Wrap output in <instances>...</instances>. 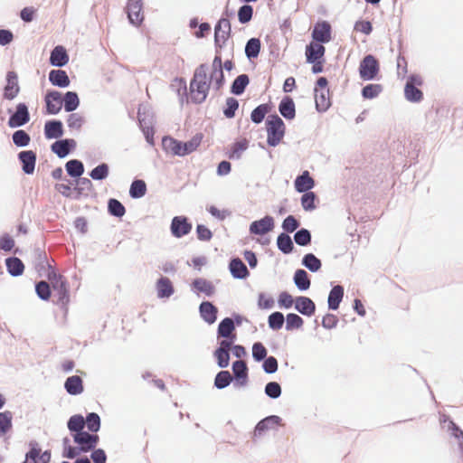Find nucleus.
<instances>
[{
    "mask_svg": "<svg viewBox=\"0 0 463 463\" xmlns=\"http://www.w3.org/2000/svg\"><path fill=\"white\" fill-rule=\"evenodd\" d=\"M206 64L199 65L190 81V97L194 103H203L209 93L211 87L219 91L224 83V74L222 71V61L220 55H215L210 73L207 72Z\"/></svg>",
    "mask_w": 463,
    "mask_h": 463,
    "instance_id": "1",
    "label": "nucleus"
},
{
    "mask_svg": "<svg viewBox=\"0 0 463 463\" xmlns=\"http://www.w3.org/2000/svg\"><path fill=\"white\" fill-rule=\"evenodd\" d=\"M99 439V438L97 434H90L86 431H81L73 435V440L77 444V447H72L70 444L69 439L65 438L63 439V457L74 458L82 452H88L97 446Z\"/></svg>",
    "mask_w": 463,
    "mask_h": 463,
    "instance_id": "2",
    "label": "nucleus"
},
{
    "mask_svg": "<svg viewBox=\"0 0 463 463\" xmlns=\"http://www.w3.org/2000/svg\"><path fill=\"white\" fill-rule=\"evenodd\" d=\"M48 279L52 285L53 296L56 298V304L67 312L70 295L66 279L53 269L48 272Z\"/></svg>",
    "mask_w": 463,
    "mask_h": 463,
    "instance_id": "3",
    "label": "nucleus"
},
{
    "mask_svg": "<svg viewBox=\"0 0 463 463\" xmlns=\"http://www.w3.org/2000/svg\"><path fill=\"white\" fill-rule=\"evenodd\" d=\"M267 142L271 146H276L282 140L285 134V124L278 115L269 116L266 121Z\"/></svg>",
    "mask_w": 463,
    "mask_h": 463,
    "instance_id": "4",
    "label": "nucleus"
},
{
    "mask_svg": "<svg viewBox=\"0 0 463 463\" xmlns=\"http://www.w3.org/2000/svg\"><path fill=\"white\" fill-rule=\"evenodd\" d=\"M423 83L420 75H411L404 88V95L407 100L411 102H420L423 99L422 91L418 88Z\"/></svg>",
    "mask_w": 463,
    "mask_h": 463,
    "instance_id": "5",
    "label": "nucleus"
},
{
    "mask_svg": "<svg viewBox=\"0 0 463 463\" xmlns=\"http://www.w3.org/2000/svg\"><path fill=\"white\" fill-rule=\"evenodd\" d=\"M379 72V63L374 56L369 54L366 55L359 66L360 77L364 80H370L374 79Z\"/></svg>",
    "mask_w": 463,
    "mask_h": 463,
    "instance_id": "6",
    "label": "nucleus"
},
{
    "mask_svg": "<svg viewBox=\"0 0 463 463\" xmlns=\"http://www.w3.org/2000/svg\"><path fill=\"white\" fill-rule=\"evenodd\" d=\"M311 37L313 41L327 43L333 39L332 26L327 21H318L315 24Z\"/></svg>",
    "mask_w": 463,
    "mask_h": 463,
    "instance_id": "7",
    "label": "nucleus"
},
{
    "mask_svg": "<svg viewBox=\"0 0 463 463\" xmlns=\"http://www.w3.org/2000/svg\"><path fill=\"white\" fill-rule=\"evenodd\" d=\"M232 32L231 23L227 18H221L214 28V42L222 47L230 38Z\"/></svg>",
    "mask_w": 463,
    "mask_h": 463,
    "instance_id": "8",
    "label": "nucleus"
},
{
    "mask_svg": "<svg viewBox=\"0 0 463 463\" xmlns=\"http://www.w3.org/2000/svg\"><path fill=\"white\" fill-rule=\"evenodd\" d=\"M142 0H128L127 5V13L129 22L134 25H139L144 14L142 12Z\"/></svg>",
    "mask_w": 463,
    "mask_h": 463,
    "instance_id": "9",
    "label": "nucleus"
},
{
    "mask_svg": "<svg viewBox=\"0 0 463 463\" xmlns=\"http://www.w3.org/2000/svg\"><path fill=\"white\" fill-rule=\"evenodd\" d=\"M30 120L28 108L24 103L16 106V111L9 118L8 126L17 128L25 125Z\"/></svg>",
    "mask_w": 463,
    "mask_h": 463,
    "instance_id": "10",
    "label": "nucleus"
},
{
    "mask_svg": "<svg viewBox=\"0 0 463 463\" xmlns=\"http://www.w3.org/2000/svg\"><path fill=\"white\" fill-rule=\"evenodd\" d=\"M192 230V223L184 216H175L171 222V232L176 238L188 234Z\"/></svg>",
    "mask_w": 463,
    "mask_h": 463,
    "instance_id": "11",
    "label": "nucleus"
},
{
    "mask_svg": "<svg viewBox=\"0 0 463 463\" xmlns=\"http://www.w3.org/2000/svg\"><path fill=\"white\" fill-rule=\"evenodd\" d=\"M274 228V219L271 216H265L264 218L254 221L250 225V232L256 235H263Z\"/></svg>",
    "mask_w": 463,
    "mask_h": 463,
    "instance_id": "12",
    "label": "nucleus"
},
{
    "mask_svg": "<svg viewBox=\"0 0 463 463\" xmlns=\"http://www.w3.org/2000/svg\"><path fill=\"white\" fill-rule=\"evenodd\" d=\"M324 43L311 41L309 44L306 46L305 55L307 62H314L317 59H324L326 53V48Z\"/></svg>",
    "mask_w": 463,
    "mask_h": 463,
    "instance_id": "13",
    "label": "nucleus"
},
{
    "mask_svg": "<svg viewBox=\"0 0 463 463\" xmlns=\"http://www.w3.org/2000/svg\"><path fill=\"white\" fill-rule=\"evenodd\" d=\"M17 74L14 71H9L6 75V85L4 89V98L8 100L14 99L19 93Z\"/></svg>",
    "mask_w": 463,
    "mask_h": 463,
    "instance_id": "14",
    "label": "nucleus"
},
{
    "mask_svg": "<svg viewBox=\"0 0 463 463\" xmlns=\"http://www.w3.org/2000/svg\"><path fill=\"white\" fill-rule=\"evenodd\" d=\"M50 461V451H42L37 446H33L26 453L24 463H49Z\"/></svg>",
    "mask_w": 463,
    "mask_h": 463,
    "instance_id": "15",
    "label": "nucleus"
},
{
    "mask_svg": "<svg viewBox=\"0 0 463 463\" xmlns=\"http://www.w3.org/2000/svg\"><path fill=\"white\" fill-rule=\"evenodd\" d=\"M46 109L48 114H57L62 107L61 95L58 91H50L45 96Z\"/></svg>",
    "mask_w": 463,
    "mask_h": 463,
    "instance_id": "16",
    "label": "nucleus"
},
{
    "mask_svg": "<svg viewBox=\"0 0 463 463\" xmlns=\"http://www.w3.org/2000/svg\"><path fill=\"white\" fill-rule=\"evenodd\" d=\"M18 157L23 165L24 172L27 175L33 174L36 163V154L32 150H26L20 152Z\"/></svg>",
    "mask_w": 463,
    "mask_h": 463,
    "instance_id": "17",
    "label": "nucleus"
},
{
    "mask_svg": "<svg viewBox=\"0 0 463 463\" xmlns=\"http://www.w3.org/2000/svg\"><path fill=\"white\" fill-rule=\"evenodd\" d=\"M281 419L279 416H269L260 420L255 427L254 436H261L266 430L279 425Z\"/></svg>",
    "mask_w": 463,
    "mask_h": 463,
    "instance_id": "18",
    "label": "nucleus"
},
{
    "mask_svg": "<svg viewBox=\"0 0 463 463\" xmlns=\"http://www.w3.org/2000/svg\"><path fill=\"white\" fill-rule=\"evenodd\" d=\"M295 308L305 316H312L315 313V303L307 297H298L295 300Z\"/></svg>",
    "mask_w": 463,
    "mask_h": 463,
    "instance_id": "19",
    "label": "nucleus"
},
{
    "mask_svg": "<svg viewBox=\"0 0 463 463\" xmlns=\"http://www.w3.org/2000/svg\"><path fill=\"white\" fill-rule=\"evenodd\" d=\"M68 61L69 56L67 54L66 49L61 45L56 46L51 53V64L57 67H62L67 64Z\"/></svg>",
    "mask_w": 463,
    "mask_h": 463,
    "instance_id": "20",
    "label": "nucleus"
},
{
    "mask_svg": "<svg viewBox=\"0 0 463 463\" xmlns=\"http://www.w3.org/2000/svg\"><path fill=\"white\" fill-rule=\"evenodd\" d=\"M315 185L314 179L310 176L308 171H304L295 180V188L299 193L308 192Z\"/></svg>",
    "mask_w": 463,
    "mask_h": 463,
    "instance_id": "21",
    "label": "nucleus"
},
{
    "mask_svg": "<svg viewBox=\"0 0 463 463\" xmlns=\"http://www.w3.org/2000/svg\"><path fill=\"white\" fill-rule=\"evenodd\" d=\"M199 310L201 317L208 324H213L216 321L218 310L211 302L204 301L201 303Z\"/></svg>",
    "mask_w": 463,
    "mask_h": 463,
    "instance_id": "22",
    "label": "nucleus"
},
{
    "mask_svg": "<svg viewBox=\"0 0 463 463\" xmlns=\"http://www.w3.org/2000/svg\"><path fill=\"white\" fill-rule=\"evenodd\" d=\"M315 102L318 111H326L331 105L329 90L315 88Z\"/></svg>",
    "mask_w": 463,
    "mask_h": 463,
    "instance_id": "23",
    "label": "nucleus"
},
{
    "mask_svg": "<svg viewBox=\"0 0 463 463\" xmlns=\"http://www.w3.org/2000/svg\"><path fill=\"white\" fill-rule=\"evenodd\" d=\"M279 110L286 119H293L296 116V108L293 99L286 96L279 103Z\"/></svg>",
    "mask_w": 463,
    "mask_h": 463,
    "instance_id": "24",
    "label": "nucleus"
},
{
    "mask_svg": "<svg viewBox=\"0 0 463 463\" xmlns=\"http://www.w3.org/2000/svg\"><path fill=\"white\" fill-rule=\"evenodd\" d=\"M75 146V141L73 139H64L54 142L52 145V150L59 157H65L71 151V148Z\"/></svg>",
    "mask_w": 463,
    "mask_h": 463,
    "instance_id": "25",
    "label": "nucleus"
},
{
    "mask_svg": "<svg viewBox=\"0 0 463 463\" xmlns=\"http://www.w3.org/2000/svg\"><path fill=\"white\" fill-rule=\"evenodd\" d=\"M49 80L54 86L65 88L70 85V79L65 71L52 70L49 73Z\"/></svg>",
    "mask_w": 463,
    "mask_h": 463,
    "instance_id": "26",
    "label": "nucleus"
},
{
    "mask_svg": "<svg viewBox=\"0 0 463 463\" xmlns=\"http://www.w3.org/2000/svg\"><path fill=\"white\" fill-rule=\"evenodd\" d=\"M64 387L68 393L77 395L83 392V383L80 376L73 375L65 381Z\"/></svg>",
    "mask_w": 463,
    "mask_h": 463,
    "instance_id": "27",
    "label": "nucleus"
},
{
    "mask_svg": "<svg viewBox=\"0 0 463 463\" xmlns=\"http://www.w3.org/2000/svg\"><path fill=\"white\" fill-rule=\"evenodd\" d=\"M233 373L240 383V385H245L248 379V368L246 363L242 360L235 361L232 364Z\"/></svg>",
    "mask_w": 463,
    "mask_h": 463,
    "instance_id": "28",
    "label": "nucleus"
},
{
    "mask_svg": "<svg viewBox=\"0 0 463 463\" xmlns=\"http://www.w3.org/2000/svg\"><path fill=\"white\" fill-rule=\"evenodd\" d=\"M62 124L61 121L52 120L45 123L44 134L47 138H58L62 136Z\"/></svg>",
    "mask_w": 463,
    "mask_h": 463,
    "instance_id": "29",
    "label": "nucleus"
},
{
    "mask_svg": "<svg viewBox=\"0 0 463 463\" xmlns=\"http://www.w3.org/2000/svg\"><path fill=\"white\" fill-rule=\"evenodd\" d=\"M230 270L234 278L245 279L249 276L246 265L240 259H233L230 262Z\"/></svg>",
    "mask_w": 463,
    "mask_h": 463,
    "instance_id": "30",
    "label": "nucleus"
},
{
    "mask_svg": "<svg viewBox=\"0 0 463 463\" xmlns=\"http://www.w3.org/2000/svg\"><path fill=\"white\" fill-rule=\"evenodd\" d=\"M344 297V288L340 285L335 286L328 296V307L330 309L336 310Z\"/></svg>",
    "mask_w": 463,
    "mask_h": 463,
    "instance_id": "31",
    "label": "nucleus"
},
{
    "mask_svg": "<svg viewBox=\"0 0 463 463\" xmlns=\"http://www.w3.org/2000/svg\"><path fill=\"white\" fill-rule=\"evenodd\" d=\"M157 296L159 298H168L174 293V288L168 278L163 277L156 282Z\"/></svg>",
    "mask_w": 463,
    "mask_h": 463,
    "instance_id": "32",
    "label": "nucleus"
},
{
    "mask_svg": "<svg viewBox=\"0 0 463 463\" xmlns=\"http://www.w3.org/2000/svg\"><path fill=\"white\" fill-rule=\"evenodd\" d=\"M272 107L271 105L268 103L260 104L257 108H255L251 114H250V119L256 123L260 124L263 121L265 116L270 112Z\"/></svg>",
    "mask_w": 463,
    "mask_h": 463,
    "instance_id": "33",
    "label": "nucleus"
},
{
    "mask_svg": "<svg viewBox=\"0 0 463 463\" xmlns=\"http://www.w3.org/2000/svg\"><path fill=\"white\" fill-rule=\"evenodd\" d=\"M294 282L298 289L307 290L310 287V279L306 270L297 269L294 274Z\"/></svg>",
    "mask_w": 463,
    "mask_h": 463,
    "instance_id": "34",
    "label": "nucleus"
},
{
    "mask_svg": "<svg viewBox=\"0 0 463 463\" xmlns=\"http://www.w3.org/2000/svg\"><path fill=\"white\" fill-rule=\"evenodd\" d=\"M193 288L199 292H203L207 296H212L214 293L213 285L205 279H196L193 281Z\"/></svg>",
    "mask_w": 463,
    "mask_h": 463,
    "instance_id": "35",
    "label": "nucleus"
},
{
    "mask_svg": "<svg viewBox=\"0 0 463 463\" xmlns=\"http://www.w3.org/2000/svg\"><path fill=\"white\" fill-rule=\"evenodd\" d=\"M235 326L232 318L226 317L224 318L218 326V335L222 337H232L234 334Z\"/></svg>",
    "mask_w": 463,
    "mask_h": 463,
    "instance_id": "36",
    "label": "nucleus"
},
{
    "mask_svg": "<svg viewBox=\"0 0 463 463\" xmlns=\"http://www.w3.org/2000/svg\"><path fill=\"white\" fill-rule=\"evenodd\" d=\"M250 82L249 77L246 74L239 75L232 85V92L235 95H241L244 92L246 87Z\"/></svg>",
    "mask_w": 463,
    "mask_h": 463,
    "instance_id": "37",
    "label": "nucleus"
},
{
    "mask_svg": "<svg viewBox=\"0 0 463 463\" xmlns=\"http://www.w3.org/2000/svg\"><path fill=\"white\" fill-rule=\"evenodd\" d=\"M261 43L260 39L251 38L245 46V53L249 59L257 58L260 52Z\"/></svg>",
    "mask_w": 463,
    "mask_h": 463,
    "instance_id": "38",
    "label": "nucleus"
},
{
    "mask_svg": "<svg viewBox=\"0 0 463 463\" xmlns=\"http://www.w3.org/2000/svg\"><path fill=\"white\" fill-rule=\"evenodd\" d=\"M163 145L165 148L170 150L174 155L176 156H184V146L183 142L174 139L172 137H167L163 139Z\"/></svg>",
    "mask_w": 463,
    "mask_h": 463,
    "instance_id": "39",
    "label": "nucleus"
},
{
    "mask_svg": "<svg viewBox=\"0 0 463 463\" xmlns=\"http://www.w3.org/2000/svg\"><path fill=\"white\" fill-rule=\"evenodd\" d=\"M65 167L67 173L72 177H80L84 172L83 164L77 159L68 161Z\"/></svg>",
    "mask_w": 463,
    "mask_h": 463,
    "instance_id": "40",
    "label": "nucleus"
},
{
    "mask_svg": "<svg viewBox=\"0 0 463 463\" xmlns=\"http://www.w3.org/2000/svg\"><path fill=\"white\" fill-rule=\"evenodd\" d=\"M6 267L10 274L19 276L24 272V263L18 258H8L6 260Z\"/></svg>",
    "mask_w": 463,
    "mask_h": 463,
    "instance_id": "41",
    "label": "nucleus"
},
{
    "mask_svg": "<svg viewBox=\"0 0 463 463\" xmlns=\"http://www.w3.org/2000/svg\"><path fill=\"white\" fill-rule=\"evenodd\" d=\"M203 137V134L198 133V134L194 135L187 142H183L184 156L195 151L198 148V146L201 145Z\"/></svg>",
    "mask_w": 463,
    "mask_h": 463,
    "instance_id": "42",
    "label": "nucleus"
},
{
    "mask_svg": "<svg viewBox=\"0 0 463 463\" xmlns=\"http://www.w3.org/2000/svg\"><path fill=\"white\" fill-rule=\"evenodd\" d=\"M146 193V184L143 180H135L130 186L129 194L132 198L143 197Z\"/></svg>",
    "mask_w": 463,
    "mask_h": 463,
    "instance_id": "43",
    "label": "nucleus"
},
{
    "mask_svg": "<svg viewBox=\"0 0 463 463\" xmlns=\"http://www.w3.org/2000/svg\"><path fill=\"white\" fill-rule=\"evenodd\" d=\"M278 248L285 254H288L293 250V242L291 238L285 233L278 236L277 240Z\"/></svg>",
    "mask_w": 463,
    "mask_h": 463,
    "instance_id": "44",
    "label": "nucleus"
},
{
    "mask_svg": "<svg viewBox=\"0 0 463 463\" xmlns=\"http://www.w3.org/2000/svg\"><path fill=\"white\" fill-rule=\"evenodd\" d=\"M303 265L310 271L316 272L321 268V261L314 254L307 253L304 256L302 260Z\"/></svg>",
    "mask_w": 463,
    "mask_h": 463,
    "instance_id": "45",
    "label": "nucleus"
},
{
    "mask_svg": "<svg viewBox=\"0 0 463 463\" xmlns=\"http://www.w3.org/2000/svg\"><path fill=\"white\" fill-rule=\"evenodd\" d=\"M64 109L66 111L71 112L75 110L79 104L80 100L77 93L72 91H68L64 96Z\"/></svg>",
    "mask_w": 463,
    "mask_h": 463,
    "instance_id": "46",
    "label": "nucleus"
},
{
    "mask_svg": "<svg viewBox=\"0 0 463 463\" xmlns=\"http://www.w3.org/2000/svg\"><path fill=\"white\" fill-rule=\"evenodd\" d=\"M85 426V420L81 415H73L68 421V429L75 433L83 431Z\"/></svg>",
    "mask_w": 463,
    "mask_h": 463,
    "instance_id": "47",
    "label": "nucleus"
},
{
    "mask_svg": "<svg viewBox=\"0 0 463 463\" xmlns=\"http://www.w3.org/2000/svg\"><path fill=\"white\" fill-rule=\"evenodd\" d=\"M248 147V141L246 139H241L240 141L235 142L232 148L229 157L231 159L240 158L243 151H245Z\"/></svg>",
    "mask_w": 463,
    "mask_h": 463,
    "instance_id": "48",
    "label": "nucleus"
},
{
    "mask_svg": "<svg viewBox=\"0 0 463 463\" xmlns=\"http://www.w3.org/2000/svg\"><path fill=\"white\" fill-rule=\"evenodd\" d=\"M232 380V377L228 371H221L215 377L214 385L218 389H223L231 383Z\"/></svg>",
    "mask_w": 463,
    "mask_h": 463,
    "instance_id": "49",
    "label": "nucleus"
},
{
    "mask_svg": "<svg viewBox=\"0 0 463 463\" xmlns=\"http://www.w3.org/2000/svg\"><path fill=\"white\" fill-rule=\"evenodd\" d=\"M109 165L102 163L91 170L90 176L94 180H103L109 175Z\"/></svg>",
    "mask_w": 463,
    "mask_h": 463,
    "instance_id": "50",
    "label": "nucleus"
},
{
    "mask_svg": "<svg viewBox=\"0 0 463 463\" xmlns=\"http://www.w3.org/2000/svg\"><path fill=\"white\" fill-rule=\"evenodd\" d=\"M303 319L298 315L294 313L288 314L286 317V329H298L303 326Z\"/></svg>",
    "mask_w": 463,
    "mask_h": 463,
    "instance_id": "51",
    "label": "nucleus"
},
{
    "mask_svg": "<svg viewBox=\"0 0 463 463\" xmlns=\"http://www.w3.org/2000/svg\"><path fill=\"white\" fill-rule=\"evenodd\" d=\"M301 197V205L306 211H312L316 208V194L313 192H304Z\"/></svg>",
    "mask_w": 463,
    "mask_h": 463,
    "instance_id": "52",
    "label": "nucleus"
},
{
    "mask_svg": "<svg viewBox=\"0 0 463 463\" xmlns=\"http://www.w3.org/2000/svg\"><path fill=\"white\" fill-rule=\"evenodd\" d=\"M109 212L114 216L122 217L126 213V209L117 199H110L109 201Z\"/></svg>",
    "mask_w": 463,
    "mask_h": 463,
    "instance_id": "53",
    "label": "nucleus"
},
{
    "mask_svg": "<svg viewBox=\"0 0 463 463\" xmlns=\"http://www.w3.org/2000/svg\"><path fill=\"white\" fill-rule=\"evenodd\" d=\"M12 427V414L10 411L0 412V435L5 434Z\"/></svg>",
    "mask_w": 463,
    "mask_h": 463,
    "instance_id": "54",
    "label": "nucleus"
},
{
    "mask_svg": "<svg viewBox=\"0 0 463 463\" xmlns=\"http://www.w3.org/2000/svg\"><path fill=\"white\" fill-rule=\"evenodd\" d=\"M30 140V136L24 130H17L13 134V142L17 146H25Z\"/></svg>",
    "mask_w": 463,
    "mask_h": 463,
    "instance_id": "55",
    "label": "nucleus"
},
{
    "mask_svg": "<svg viewBox=\"0 0 463 463\" xmlns=\"http://www.w3.org/2000/svg\"><path fill=\"white\" fill-rule=\"evenodd\" d=\"M294 240L300 246H307L311 241V234L307 229H301L295 233Z\"/></svg>",
    "mask_w": 463,
    "mask_h": 463,
    "instance_id": "56",
    "label": "nucleus"
},
{
    "mask_svg": "<svg viewBox=\"0 0 463 463\" xmlns=\"http://www.w3.org/2000/svg\"><path fill=\"white\" fill-rule=\"evenodd\" d=\"M284 316L280 312H274L269 317V326L274 330H279L284 323Z\"/></svg>",
    "mask_w": 463,
    "mask_h": 463,
    "instance_id": "57",
    "label": "nucleus"
},
{
    "mask_svg": "<svg viewBox=\"0 0 463 463\" xmlns=\"http://www.w3.org/2000/svg\"><path fill=\"white\" fill-rule=\"evenodd\" d=\"M85 424L87 425L89 430L92 432H97L100 428V419L97 413H90L85 420Z\"/></svg>",
    "mask_w": 463,
    "mask_h": 463,
    "instance_id": "58",
    "label": "nucleus"
},
{
    "mask_svg": "<svg viewBox=\"0 0 463 463\" xmlns=\"http://www.w3.org/2000/svg\"><path fill=\"white\" fill-rule=\"evenodd\" d=\"M230 351L222 349H216L214 352V357L217 360V364L221 368H226L230 362Z\"/></svg>",
    "mask_w": 463,
    "mask_h": 463,
    "instance_id": "59",
    "label": "nucleus"
},
{
    "mask_svg": "<svg viewBox=\"0 0 463 463\" xmlns=\"http://www.w3.org/2000/svg\"><path fill=\"white\" fill-rule=\"evenodd\" d=\"M253 9L250 5H242L238 11V18L241 24L250 22L252 18Z\"/></svg>",
    "mask_w": 463,
    "mask_h": 463,
    "instance_id": "60",
    "label": "nucleus"
},
{
    "mask_svg": "<svg viewBox=\"0 0 463 463\" xmlns=\"http://www.w3.org/2000/svg\"><path fill=\"white\" fill-rule=\"evenodd\" d=\"M239 108V102L234 98H228L226 99V108L223 110V113L226 118H232L235 116V111Z\"/></svg>",
    "mask_w": 463,
    "mask_h": 463,
    "instance_id": "61",
    "label": "nucleus"
},
{
    "mask_svg": "<svg viewBox=\"0 0 463 463\" xmlns=\"http://www.w3.org/2000/svg\"><path fill=\"white\" fill-rule=\"evenodd\" d=\"M36 293L43 300H48L51 297V288L49 283L40 281L35 287Z\"/></svg>",
    "mask_w": 463,
    "mask_h": 463,
    "instance_id": "62",
    "label": "nucleus"
},
{
    "mask_svg": "<svg viewBox=\"0 0 463 463\" xmlns=\"http://www.w3.org/2000/svg\"><path fill=\"white\" fill-rule=\"evenodd\" d=\"M265 392L269 397L276 399L281 394L280 385L276 382H270L267 383Z\"/></svg>",
    "mask_w": 463,
    "mask_h": 463,
    "instance_id": "63",
    "label": "nucleus"
},
{
    "mask_svg": "<svg viewBox=\"0 0 463 463\" xmlns=\"http://www.w3.org/2000/svg\"><path fill=\"white\" fill-rule=\"evenodd\" d=\"M381 86L378 84H369L363 89V96L365 99H373L381 92Z\"/></svg>",
    "mask_w": 463,
    "mask_h": 463,
    "instance_id": "64",
    "label": "nucleus"
}]
</instances>
